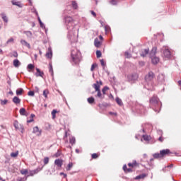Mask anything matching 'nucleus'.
<instances>
[{
    "mask_svg": "<svg viewBox=\"0 0 181 181\" xmlns=\"http://www.w3.org/2000/svg\"><path fill=\"white\" fill-rule=\"evenodd\" d=\"M123 170H124V172H127V165H123Z\"/></svg>",
    "mask_w": 181,
    "mask_h": 181,
    "instance_id": "obj_63",
    "label": "nucleus"
},
{
    "mask_svg": "<svg viewBox=\"0 0 181 181\" xmlns=\"http://www.w3.org/2000/svg\"><path fill=\"white\" fill-rule=\"evenodd\" d=\"M18 155H19V151H17L16 152L11 153L10 156H11V158H17Z\"/></svg>",
    "mask_w": 181,
    "mask_h": 181,
    "instance_id": "obj_33",
    "label": "nucleus"
},
{
    "mask_svg": "<svg viewBox=\"0 0 181 181\" xmlns=\"http://www.w3.org/2000/svg\"><path fill=\"white\" fill-rule=\"evenodd\" d=\"M110 30H111V28H110V26L108 25L105 26V32L108 33L110 32Z\"/></svg>",
    "mask_w": 181,
    "mask_h": 181,
    "instance_id": "obj_50",
    "label": "nucleus"
},
{
    "mask_svg": "<svg viewBox=\"0 0 181 181\" xmlns=\"http://www.w3.org/2000/svg\"><path fill=\"white\" fill-rule=\"evenodd\" d=\"M97 66V64H93L90 68V71H94V69Z\"/></svg>",
    "mask_w": 181,
    "mask_h": 181,
    "instance_id": "obj_51",
    "label": "nucleus"
},
{
    "mask_svg": "<svg viewBox=\"0 0 181 181\" xmlns=\"http://www.w3.org/2000/svg\"><path fill=\"white\" fill-rule=\"evenodd\" d=\"M1 105H6L8 104V100H0Z\"/></svg>",
    "mask_w": 181,
    "mask_h": 181,
    "instance_id": "obj_44",
    "label": "nucleus"
},
{
    "mask_svg": "<svg viewBox=\"0 0 181 181\" xmlns=\"http://www.w3.org/2000/svg\"><path fill=\"white\" fill-rule=\"evenodd\" d=\"M65 25L68 30L67 37L68 39H69V40H73V39H74V37H76V35H74V32L78 30V29H76V28H74V21H73V18L70 16L65 17Z\"/></svg>",
    "mask_w": 181,
    "mask_h": 181,
    "instance_id": "obj_1",
    "label": "nucleus"
},
{
    "mask_svg": "<svg viewBox=\"0 0 181 181\" xmlns=\"http://www.w3.org/2000/svg\"><path fill=\"white\" fill-rule=\"evenodd\" d=\"M165 76L163 74H160L157 77V81L160 83V84H163L165 83Z\"/></svg>",
    "mask_w": 181,
    "mask_h": 181,
    "instance_id": "obj_9",
    "label": "nucleus"
},
{
    "mask_svg": "<svg viewBox=\"0 0 181 181\" xmlns=\"http://www.w3.org/2000/svg\"><path fill=\"white\" fill-rule=\"evenodd\" d=\"M103 86V81H97L95 83H93V87L95 89V93H97V94L95 95L96 98H99L100 100H104L105 98V96L101 93V90L100 89V87Z\"/></svg>",
    "mask_w": 181,
    "mask_h": 181,
    "instance_id": "obj_4",
    "label": "nucleus"
},
{
    "mask_svg": "<svg viewBox=\"0 0 181 181\" xmlns=\"http://www.w3.org/2000/svg\"><path fill=\"white\" fill-rule=\"evenodd\" d=\"M12 5H15L16 6H18V8H23V4H22L20 1H16L15 0L11 1Z\"/></svg>",
    "mask_w": 181,
    "mask_h": 181,
    "instance_id": "obj_17",
    "label": "nucleus"
},
{
    "mask_svg": "<svg viewBox=\"0 0 181 181\" xmlns=\"http://www.w3.org/2000/svg\"><path fill=\"white\" fill-rule=\"evenodd\" d=\"M90 13L91 15H93V16H94V18H95V16H97V14L95 13V12L90 11Z\"/></svg>",
    "mask_w": 181,
    "mask_h": 181,
    "instance_id": "obj_61",
    "label": "nucleus"
},
{
    "mask_svg": "<svg viewBox=\"0 0 181 181\" xmlns=\"http://www.w3.org/2000/svg\"><path fill=\"white\" fill-rule=\"evenodd\" d=\"M49 163V157H45L44 158V165H47Z\"/></svg>",
    "mask_w": 181,
    "mask_h": 181,
    "instance_id": "obj_48",
    "label": "nucleus"
},
{
    "mask_svg": "<svg viewBox=\"0 0 181 181\" xmlns=\"http://www.w3.org/2000/svg\"><path fill=\"white\" fill-rule=\"evenodd\" d=\"M28 69L29 70H33V69H35V65L32 64H30L28 65Z\"/></svg>",
    "mask_w": 181,
    "mask_h": 181,
    "instance_id": "obj_47",
    "label": "nucleus"
},
{
    "mask_svg": "<svg viewBox=\"0 0 181 181\" xmlns=\"http://www.w3.org/2000/svg\"><path fill=\"white\" fill-rule=\"evenodd\" d=\"M21 173V175H28V170H22Z\"/></svg>",
    "mask_w": 181,
    "mask_h": 181,
    "instance_id": "obj_54",
    "label": "nucleus"
},
{
    "mask_svg": "<svg viewBox=\"0 0 181 181\" xmlns=\"http://www.w3.org/2000/svg\"><path fill=\"white\" fill-rule=\"evenodd\" d=\"M125 57H127V59H129L131 57V54L128 52H125Z\"/></svg>",
    "mask_w": 181,
    "mask_h": 181,
    "instance_id": "obj_55",
    "label": "nucleus"
},
{
    "mask_svg": "<svg viewBox=\"0 0 181 181\" xmlns=\"http://www.w3.org/2000/svg\"><path fill=\"white\" fill-rule=\"evenodd\" d=\"M151 59V62L153 64H158L159 63V57H153Z\"/></svg>",
    "mask_w": 181,
    "mask_h": 181,
    "instance_id": "obj_22",
    "label": "nucleus"
},
{
    "mask_svg": "<svg viewBox=\"0 0 181 181\" xmlns=\"http://www.w3.org/2000/svg\"><path fill=\"white\" fill-rule=\"evenodd\" d=\"M23 33H24V35H26L27 37H28L30 39L33 35V34H32V33L30 31H24Z\"/></svg>",
    "mask_w": 181,
    "mask_h": 181,
    "instance_id": "obj_31",
    "label": "nucleus"
},
{
    "mask_svg": "<svg viewBox=\"0 0 181 181\" xmlns=\"http://www.w3.org/2000/svg\"><path fill=\"white\" fill-rule=\"evenodd\" d=\"M12 101L16 105H18V104H21V99L18 96H15L14 98H13Z\"/></svg>",
    "mask_w": 181,
    "mask_h": 181,
    "instance_id": "obj_20",
    "label": "nucleus"
},
{
    "mask_svg": "<svg viewBox=\"0 0 181 181\" xmlns=\"http://www.w3.org/2000/svg\"><path fill=\"white\" fill-rule=\"evenodd\" d=\"M12 42H13V38H10L6 42L7 45H8V43H12Z\"/></svg>",
    "mask_w": 181,
    "mask_h": 181,
    "instance_id": "obj_57",
    "label": "nucleus"
},
{
    "mask_svg": "<svg viewBox=\"0 0 181 181\" xmlns=\"http://www.w3.org/2000/svg\"><path fill=\"white\" fill-rule=\"evenodd\" d=\"M19 112L20 115L28 117V112H26V109H25V107H21L19 110Z\"/></svg>",
    "mask_w": 181,
    "mask_h": 181,
    "instance_id": "obj_15",
    "label": "nucleus"
},
{
    "mask_svg": "<svg viewBox=\"0 0 181 181\" xmlns=\"http://www.w3.org/2000/svg\"><path fill=\"white\" fill-rule=\"evenodd\" d=\"M21 43L23 46H25L28 49H30V44L26 42L25 40H21Z\"/></svg>",
    "mask_w": 181,
    "mask_h": 181,
    "instance_id": "obj_21",
    "label": "nucleus"
},
{
    "mask_svg": "<svg viewBox=\"0 0 181 181\" xmlns=\"http://www.w3.org/2000/svg\"><path fill=\"white\" fill-rule=\"evenodd\" d=\"M27 178L26 177H18L17 181H26Z\"/></svg>",
    "mask_w": 181,
    "mask_h": 181,
    "instance_id": "obj_52",
    "label": "nucleus"
},
{
    "mask_svg": "<svg viewBox=\"0 0 181 181\" xmlns=\"http://www.w3.org/2000/svg\"><path fill=\"white\" fill-rule=\"evenodd\" d=\"M148 53H149V49H146L140 54L142 57H145V56H146V54H148Z\"/></svg>",
    "mask_w": 181,
    "mask_h": 181,
    "instance_id": "obj_29",
    "label": "nucleus"
},
{
    "mask_svg": "<svg viewBox=\"0 0 181 181\" xmlns=\"http://www.w3.org/2000/svg\"><path fill=\"white\" fill-rule=\"evenodd\" d=\"M128 81H136L138 80V74H131L127 75Z\"/></svg>",
    "mask_w": 181,
    "mask_h": 181,
    "instance_id": "obj_8",
    "label": "nucleus"
},
{
    "mask_svg": "<svg viewBox=\"0 0 181 181\" xmlns=\"http://www.w3.org/2000/svg\"><path fill=\"white\" fill-rule=\"evenodd\" d=\"M71 57L74 64H78L81 60V53L77 48H74L71 51Z\"/></svg>",
    "mask_w": 181,
    "mask_h": 181,
    "instance_id": "obj_3",
    "label": "nucleus"
},
{
    "mask_svg": "<svg viewBox=\"0 0 181 181\" xmlns=\"http://www.w3.org/2000/svg\"><path fill=\"white\" fill-rule=\"evenodd\" d=\"M115 101L117 104H118V105H119L120 107L123 105L122 100H121L119 98H116Z\"/></svg>",
    "mask_w": 181,
    "mask_h": 181,
    "instance_id": "obj_32",
    "label": "nucleus"
},
{
    "mask_svg": "<svg viewBox=\"0 0 181 181\" xmlns=\"http://www.w3.org/2000/svg\"><path fill=\"white\" fill-rule=\"evenodd\" d=\"M108 90H110V88L108 86H105L102 89V94L104 97H105V94H107V91H108Z\"/></svg>",
    "mask_w": 181,
    "mask_h": 181,
    "instance_id": "obj_26",
    "label": "nucleus"
},
{
    "mask_svg": "<svg viewBox=\"0 0 181 181\" xmlns=\"http://www.w3.org/2000/svg\"><path fill=\"white\" fill-rule=\"evenodd\" d=\"M49 94L48 90H44L42 95H44L45 98H47V95Z\"/></svg>",
    "mask_w": 181,
    "mask_h": 181,
    "instance_id": "obj_43",
    "label": "nucleus"
},
{
    "mask_svg": "<svg viewBox=\"0 0 181 181\" xmlns=\"http://www.w3.org/2000/svg\"><path fill=\"white\" fill-rule=\"evenodd\" d=\"M13 56V57H18V52L16 51H14Z\"/></svg>",
    "mask_w": 181,
    "mask_h": 181,
    "instance_id": "obj_60",
    "label": "nucleus"
},
{
    "mask_svg": "<svg viewBox=\"0 0 181 181\" xmlns=\"http://www.w3.org/2000/svg\"><path fill=\"white\" fill-rule=\"evenodd\" d=\"M33 134L37 135V136H40L42 135V129H39V127H35L33 129Z\"/></svg>",
    "mask_w": 181,
    "mask_h": 181,
    "instance_id": "obj_10",
    "label": "nucleus"
},
{
    "mask_svg": "<svg viewBox=\"0 0 181 181\" xmlns=\"http://www.w3.org/2000/svg\"><path fill=\"white\" fill-rule=\"evenodd\" d=\"M160 153L161 155V157L163 158V156H166V155H169L170 153V150L169 149H163L160 151Z\"/></svg>",
    "mask_w": 181,
    "mask_h": 181,
    "instance_id": "obj_13",
    "label": "nucleus"
},
{
    "mask_svg": "<svg viewBox=\"0 0 181 181\" xmlns=\"http://www.w3.org/2000/svg\"><path fill=\"white\" fill-rule=\"evenodd\" d=\"M110 5H113V6L118 5V1H117V0H111L110 1Z\"/></svg>",
    "mask_w": 181,
    "mask_h": 181,
    "instance_id": "obj_42",
    "label": "nucleus"
},
{
    "mask_svg": "<svg viewBox=\"0 0 181 181\" xmlns=\"http://www.w3.org/2000/svg\"><path fill=\"white\" fill-rule=\"evenodd\" d=\"M21 64V62H19L18 59L13 60V66L14 67H19V65Z\"/></svg>",
    "mask_w": 181,
    "mask_h": 181,
    "instance_id": "obj_35",
    "label": "nucleus"
},
{
    "mask_svg": "<svg viewBox=\"0 0 181 181\" xmlns=\"http://www.w3.org/2000/svg\"><path fill=\"white\" fill-rule=\"evenodd\" d=\"M100 64H101V66H103V67L104 66H105V62H104V59L100 60Z\"/></svg>",
    "mask_w": 181,
    "mask_h": 181,
    "instance_id": "obj_59",
    "label": "nucleus"
},
{
    "mask_svg": "<svg viewBox=\"0 0 181 181\" xmlns=\"http://www.w3.org/2000/svg\"><path fill=\"white\" fill-rule=\"evenodd\" d=\"M72 168H73V163H69L68 164V166L66 167V170H71Z\"/></svg>",
    "mask_w": 181,
    "mask_h": 181,
    "instance_id": "obj_45",
    "label": "nucleus"
},
{
    "mask_svg": "<svg viewBox=\"0 0 181 181\" xmlns=\"http://www.w3.org/2000/svg\"><path fill=\"white\" fill-rule=\"evenodd\" d=\"M33 118H35V114L30 115V119L27 120V122L30 124V122H33Z\"/></svg>",
    "mask_w": 181,
    "mask_h": 181,
    "instance_id": "obj_40",
    "label": "nucleus"
},
{
    "mask_svg": "<svg viewBox=\"0 0 181 181\" xmlns=\"http://www.w3.org/2000/svg\"><path fill=\"white\" fill-rule=\"evenodd\" d=\"M128 166L129 168H135V166H138V163H136V160H133L132 163H129Z\"/></svg>",
    "mask_w": 181,
    "mask_h": 181,
    "instance_id": "obj_25",
    "label": "nucleus"
},
{
    "mask_svg": "<svg viewBox=\"0 0 181 181\" xmlns=\"http://www.w3.org/2000/svg\"><path fill=\"white\" fill-rule=\"evenodd\" d=\"M135 111L137 112V114H141V115L146 114V109L141 104L136 105Z\"/></svg>",
    "mask_w": 181,
    "mask_h": 181,
    "instance_id": "obj_5",
    "label": "nucleus"
},
{
    "mask_svg": "<svg viewBox=\"0 0 181 181\" xmlns=\"http://www.w3.org/2000/svg\"><path fill=\"white\" fill-rule=\"evenodd\" d=\"M39 172H40V169H39V168L30 171V175L33 176V175H36V174L39 173Z\"/></svg>",
    "mask_w": 181,
    "mask_h": 181,
    "instance_id": "obj_30",
    "label": "nucleus"
},
{
    "mask_svg": "<svg viewBox=\"0 0 181 181\" xmlns=\"http://www.w3.org/2000/svg\"><path fill=\"white\" fill-rule=\"evenodd\" d=\"M150 107L153 108V110L156 112H159L160 111V107H162V103L159 101V98H158V96L153 95L150 99Z\"/></svg>",
    "mask_w": 181,
    "mask_h": 181,
    "instance_id": "obj_2",
    "label": "nucleus"
},
{
    "mask_svg": "<svg viewBox=\"0 0 181 181\" xmlns=\"http://www.w3.org/2000/svg\"><path fill=\"white\" fill-rule=\"evenodd\" d=\"M51 114L52 115V119H54L56 118V114H57V110H53Z\"/></svg>",
    "mask_w": 181,
    "mask_h": 181,
    "instance_id": "obj_39",
    "label": "nucleus"
},
{
    "mask_svg": "<svg viewBox=\"0 0 181 181\" xmlns=\"http://www.w3.org/2000/svg\"><path fill=\"white\" fill-rule=\"evenodd\" d=\"M146 177V174H141L139 175H137L135 179L136 180H139V179H145Z\"/></svg>",
    "mask_w": 181,
    "mask_h": 181,
    "instance_id": "obj_28",
    "label": "nucleus"
},
{
    "mask_svg": "<svg viewBox=\"0 0 181 181\" xmlns=\"http://www.w3.org/2000/svg\"><path fill=\"white\" fill-rule=\"evenodd\" d=\"M69 144H71V145H75L76 144V137H74V136L69 137Z\"/></svg>",
    "mask_w": 181,
    "mask_h": 181,
    "instance_id": "obj_27",
    "label": "nucleus"
},
{
    "mask_svg": "<svg viewBox=\"0 0 181 181\" xmlns=\"http://www.w3.org/2000/svg\"><path fill=\"white\" fill-rule=\"evenodd\" d=\"M49 73H52V74H53V66L52 65H49Z\"/></svg>",
    "mask_w": 181,
    "mask_h": 181,
    "instance_id": "obj_58",
    "label": "nucleus"
},
{
    "mask_svg": "<svg viewBox=\"0 0 181 181\" xmlns=\"http://www.w3.org/2000/svg\"><path fill=\"white\" fill-rule=\"evenodd\" d=\"M140 133H141L139 134L140 136H142L144 141H149V139H150L149 136L145 135V134H145V129L144 128H143L142 130L140 131Z\"/></svg>",
    "mask_w": 181,
    "mask_h": 181,
    "instance_id": "obj_11",
    "label": "nucleus"
},
{
    "mask_svg": "<svg viewBox=\"0 0 181 181\" xmlns=\"http://www.w3.org/2000/svg\"><path fill=\"white\" fill-rule=\"evenodd\" d=\"M158 141H160V142H163V137L160 136V137L158 138Z\"/></svg>",
    "mask_w": 181,
    "mask_h": 181,
    "instance_id": "obj_64",
    "label": "nucleus"
},
{
    "mask_svg": "<svg viewBox=\"0 0 181 181\" xmlns=\"http://www.w3.org/2000/svg\"><path fill=\"white\" fill-rule=\"evenodd\" d=\"M169 168H173V164H171L170 165H168L165 168H163V172H166V168L169 169Z\"/></svg>",
    "mask_w": 181,
    "mask_h": 181,
    "instance_id": "obj_53",
    "label": "nucleus"
},
{
    "mask_svg": "<svg viewBox=\"0 0 181 181\" xmlns=\"http://www.w3.org/2000/svg\"><path fill=\"white\" fill-rule=\"evenodd\" d=\"M153 77H155V74H153V72L150 71L145 76V81H146V83H149V82L152 81V80H153ZM150 84H151V83H150Z\"/></svg>",
    "mask_w": 181,
    "mask_h": 181,
    "instance_id": "obj_7",
    "label": "nucleus"
},
{
    "mask_svg": "<svg viewBox=\"0 0 181 181\" xmlns=\"http://www.w3.org/2000/svg\"><path fill=\"white\" fill-rule=\"evenodd\" d=\"M161 52H163V55L165 59H170V56L172 54L170 53V50L168 47H163Z\"/></svg>",
    "mask_w": 181,
    "mask_h": 181,
    "instance_id": "obj_6",
    "label": "nucleus"
},
{
    "mask_svg": "<svg viewBox=\"0 0 181 181\" xmlns=\"http://www.w3.org/2000/svg\"><path fill=\"white\" fill-rule=\"evenodd\" d=\"M13 126L16 129H19V127H21V124H19V122H18V120H15L13 123Z\"/></svg>",
    "mask_w": 181,
    "mask_h": 181,
    "instance_id": "obj_34",
    "label": "nucleus"
},
{
    "mask_svg": "<svg viewBox=\"0 0 181 181\" xmlns=\"http://www.w3.org/2000/svg\"><path fill=\"white\" fill-rule=\"evenodd\" d=\"M101 56H102L101 51L97 50L96 51V57H98V59H100V57H101Z\"/></svg>",
    "mask_w": 181,
    "mask_h": 181,
    "instance_id": "obj_46",
    "label": "nucleus"
},
{
    "mask_svg": "<svg viewBox=\"0 0 181 181\" xmlns=\"http://www.w3.org/2000/svg\"><path fill=\"white\" fill-rule=\"evenodd\" d=\"M53 56V52H52V48H48V52L46 53V57L47 59H52V57Z\"/></svg>",
    "mask_w": 181,
    "mask_h": 181,
    "instance_id": "obj_19",
    "label": "nucleus"
},
{
    "mask_svg": "<svg viewBox=\"0 0 181 181\" xmlns=\"http://www.w3.org/2000/svg\"><path fill=\"white\" fill-rule=\"evenodd\" d=\"M156 47H154L152 48L151 51L150 52V58L152 59V57H156Z\"/></svg>",
    "mask_w": 181,
    "mask_h": 181,
    "instance_id": "obj_14",
    "label": "nucleus"
},
{
    "mask_svg": "<svg viewBox=\"0 0 181 181\" xmlns=\"http://www.w3.org/2000/svg\"><path fill=\"white\" fill-rule=\"evenodd\" d=\"M87 101L89 104H93L95 99L93 97H90L87 99Z\"/></svg>",
    "mask_w": 181,
    "mask_h": 181,
    "instance_id": "obj_38",
    "label": "nucleus"
},
{
    "mask_svg": "<svg viewBox=\"0 0 181 181\" xmlns=\"http://www.w3.org/2000/svg\"><path fill=\"white\" fill-rule=\"evenodd\" d=\"M35 13L37 16L38 22L40 23V28H45V24L42 22V20H40V17H39V13L35 10Z\"/></svg>",
    "mask_w": 181,
    "mask_h": 181,
    "instance_id": "obj_16",
    "label": "nucleus"
},
{
    "mask_svg": "<svg viewBox=\"0 0 181 181\" xmlns=\"http://www.w3.org/2000/svg\"><path fill=\"white\" fill-rule=\"evenodd\" d=\"M72 6H73L74 9L78 8V5L77 4V2H76V1H72Z\"/></svg>",
    "mask_w": 181,
    "mask_h": 181,
    "instance_id": "obj_41",
    "label": "nucleus"
},
{
    "mask_svg": "<svg viewBox=\"0 0 181 181\" xmlns=\"http://www.w3.org/2000/svg\"><path fill=\"white\" fill-rule=\"evenodd\" d=\"M157 133L158 134V135H162L163 134V132H162V130H158Z\"/></svg>",
    "mask_w": 181,
    "mask_h": 181,
    "instance_id": "obj_62",
    "label": "nucleus"
},
{
    "mask_svg": "<svg viewBox=\"0 0 181 181\" xmlns=\"http://www.w3.org/2000/svg\"><path fill=\"white\" fill-rule=\"evenodd\" d=\"M37 73L35 74L36 77H43V75L45 73L43 71H41L39 68H36Z\"/></svg>",
    "mask_w": 181,
    "mask_h": 181,
    "instance_id": "obj_18",
    "label": "nucleus"
},
{
    "mask_svg": "<svg viewBox=\"0 0 181 181\" xmlns=\"http://www.w3.org/2000/svg\"><path fill=\"white\" fill-rule=\"evenodd\" d=\"M23 93V89L18 88L16 90V95H22V93Z\"/></svg>",
    "mask_w": 181,
    "mask_h": 181,
    "instance_id": "obj_37",
    "label": "nucleus"
},
{
    "mask_svg": "<svg viewBox=\"0 0 181 181\" xmlns=\"http://www.w3.org/2000/svg\"><path fill=\"white\" fill-rule=\"evenodd\" d=\"M28 95H29L30 97H33V95H35V92H33V90H30L28 93Z\"/></svg>",
    "mask_w": 181,
    "mask_h": 181,
    "instance_id": "obj_49",
    "label": "nucleus"
},
{
    "mask_svg": "<svg viewBox=\"0 0 181 181\" xmlns=\"http://www.w3.org/2000/svg\"><path fill=\"white\" fill-rule=\"evenodd\" d=\"M153 157L154 158V159H159V158H162V155H160V153H156L153 154Z\"/></svg>",
    "mask_w": 181,
    "mask_h": 181,
    "instance_id": "obj_36",
    "label": "nucleus"
},
{
    "mask_svg": "<svg viewBox=\"0 0 181 181\" xmlns=\"http://www.w3.org/2000/svg\"><path fill=\"white\" fill-rule=\"evenodd\" d=\"M94 45L95 46V47H100L101 46V42L98 40V38L95 39Z\"/></svg>",
    "mask_w": 181,
    "mask_h": 181,
    "instance_id": "obj_24",
    "label": "nucleus"
},
{
    "mask_svg": "<svg viewBox=\"0 0 181 181\" xmlns=\"http://www.w3.org/2000/svg\"><path fill=\"white\" fill-rule=\"evenodd\" d=\"M97 158H98V156L97 155V153L92 154V159H97Z\"/></svg>",
    "mask_w": 181,
    "mask_h": 181,
    "instance_id": "obj_56",
    "label": "nucleus"
},
{
    "mask_svg": "<svg viewBox=\"0 0 181 181\" xmlns=\"http://www.w3.org/2000/svg\"><path fill=\"white\" fill-rule=\"evenodd\" d=\"M1 16L4 22H5L6 23H8V17L6 16V14H5V13H1Z\"/></svg>",
    "mask_w": 181,
    "mask_h": 181,
    "instance_id": "obj_23",
    "label": "nucleus"
},
{
    "mask_svg": "<svg viewBox=\"0 0 181 181\" xmlns=\"http://www.w3.org/2000/svg\"><path fill=\"white\" fill-rule=\"evenodd\" d=\"M54 165L57 166V168H62L63 166V160L58 158L54 160Z\"/></svg>",
    "mask_w": 181,
    "mask_h": 181,
    "instance_id": "obj_12",
    "label": "nucleus"
}]
</instances>
